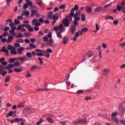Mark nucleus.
<instances>
[{"instance_id":"1","label":"nucleus","mask_w":125,"mask_h":125,"mask_svg":"<svg viewBox=\"0 0 125 125\" xmlns=\"http://www.w3.org/2000/svg\"><path fill=\"white\" fill-rule=\"evenodd\" d=\"M31 23L33 26H35L36 27H40V26H41L40 22H39V20L37 19H33Z\"/></svg>"},{"instance_id":"2","label":"nucleus","mask_w":125,"mask_h":125,"mask_svg":"<svg viewBox=\"0 0 125 125\" xmlns=\"http://www.w3.org/2000/svg\"><path fill=\"white\" fill-rule=\"evenodd\" d=\"M62 23L65 27H69L70 26V20L67 17L63 19Z\"/></svg>"},{"instance_id":"3","label":"nucleus","mask_w":125,"mask_h":125,"mask_svg":"<svg viewBox=\"0 0 125 125\" xmlns=\"http://www.w3.org/2000/svg\"><path fill=\"white\" fill-rule=\"evenodd\" d=\"M33 111L30 108H26L23 109V114H25V115H31Z\"/></svg>"},{"instance_id":"4","label":"nucleus","mask_w":125,"mask_h":125,"mask_svg":"<svg viewBox=\"0 0 125 125\" xmlns=\"http://www.w3.org/2000/svg\"><path fill=\"white\" fill-rule=\"evenodd\" d=\"M118 110L119 111V115L121 117H124L125 115V110L122 107H119L118 108Z\"/></svg>"},{"instance_id":"5","label":"nucleus","mask_w":125,"mask_h":125,"mask_svg":"<svg viewBox=\"0 0 125 125\" xmlns=\"http://www.w3.org/2000/svg\"><path fill=\"white\" fill-rule=\"evenodd\" d=\"M59 29V31L61 32V33H63V32H65V27H63V24L61 23L59 27H58Z\"/></svg>"},{"instance_id":"6","label":"nucleus","mask_w":125,"mask_h":125,"mask_svg":"<svg viewBox=\"0 0 125 125\" xmlns=\"http://www.w3.org/2000/svg\"><path fill=\"white\" fill-rule=\"evenodd\" d=\"M17 59L18 61L20 60V61H21V62H24V61H27V57L25 56L18 57L17 58Z\"/></svg>"},{"instance_id":"7","label":"nucleus","mask_w":125,"mask_h":125,"mask_svg":"<svg viewBox=\"0 0 125 125\" xmlns=\"http://www.w3.org/2000/svg\"><path fill=\"white\" fill-rule=\"evenodd\" d=\"M15 61H18L17 58H11L8 60V62L9 63H14Z\"/></svg>"},{"instance_id":"8","label":"nucleus","mask_w":125,"mask_h":125,"mask_svg":"<svg viewBox=\"0 0 125 125\" xmlns=\"http://www.w3.org/2000/svg\"><path fill=\"white\" fill-rule=\"evenodd\" d=\"M75 11H70V13L69 14V16H71V17H74V19H75L77 16V14H74Z\"/></svg>"},{"instance_id":"9","label":"nucleus","mask_w":125,"mask_h":125,"mask_svg":"<svg viewBox=\"0 0 125 125\" xmlns=\"http://www.w3.org/2000/svg\"><path fill=\"white\" fill-rule=\"evenodd\" d=\"M76 29H77V27H76V26L74 25L71 26L70 30H71L72 35H74L75 32L76 31Z\"/></svg>"},{"instance_id":"10","label":"nucleus","mask_w":125,"mask_h":125,"mask_svg":"<svg viewBox=\"0 0 125 125\" xmlns=\"http://www.w3.org/2000/svg\"><path fill=\"white\" fill-rule=\"evenodd\" d=\"M22 50H24V47H21L20 48H19L17 49V51H18V54H23V52L22 51Z\"/></svg>"},{"instance_id":"11","label":"nucleus","mask_w":125,"mask_h":125,"mask_svg":"<svg viewBox=\"0 0 125 125\" xmlns=\"http://www.w3.org/2000/svg\"><path fill=\"white\" fill-rule=\"evenodd\" d=\"M1 50L2 52H5V53H9V51L6 49V46H5L2 47Z\"/></svg>"},{"instance_id":"12","label":"nucleus","mask_w":125,"mask_h":125,"mask_svg":"<svg viewBox=\"0 0 125 125\" xmlns=\"http://www.w3.org/2000/svg\"><path fill=\"white\" fill-rule=\"evenodd\" d=\"M14 37L13 36H9L8 38V40L6 41L7 43H9L11 42L12 40H14Z\"/></svg>"},{"instance_id":"13","label":"nucleus","mask_w":125,"mask_h":125,"mask_svg":"<svg viewBox=\"0 0 125 125\" xmlns=\"http://www.w3.org/2000/svg\"><path fill=\"white\" fill-rule=\"evenodd\" d=\"M112 121H113V122L116 124V125H118V124L120 123V121L118 118H117V117H112Z\"/></svg>"},{"instance_id":"14","label":"nucleus","mask_w":125,"mask_h":125,"mask_svg":"<svg viewBox=\"0 0 125 125\" xmlns=\"http://www.w3.org/2000/svg\"><path fill=\"white\" fill-rule=\"evenodd\" d=\"M7 49H8V50H10V51H11V50H15V47H13L11 45L9 44L7 46Z\"/></svg>"},{"instance_id":"15","label":"nucleus","mask_w":125,"mask_h":125,"mask_svg":"<svg viewBox=\"0 0 125 125\" xmlns=\"http://www.w3.org/2000/svg\"><path fill=\"white\" fill-rule=\"evenodd\" d=\"M78 9H79V5L76 4L74 5V7L71 9L70 11H76V10H78Z\"/></svg>"},{"instance_id":"16","label":"nucleus","mask_w":125,"mask_h":125,"mask_svg":"<svg viewBox=\"0 0 125 125\" xmlns=\"http://www.w3.org/2000/svg\"><path fill=\"white\" fill-rule=\"evenodd\" d=\"M56 34L58 38H59V39H62V38H63L62 35L61 34H62V32H61V31H58L56 32Z\"/></svg>"},{"instance_id":"17","label":"nucleus","mask_w":125,"mask_h":125,"mask_svg":"<svg viewBox=\"0 0 125 125\" xmlns=\"http://www.w3.org/2000/svg\"><path fill=\"white\" fill-rule=\"evenodd\" d=\"M36 69H40V67H39V66L38 65H33V66L31 67V71H35V70H36Z\"/></svg>"},{"instance_id":"18","label":"nucleus","mask_w":125,"mask_h":125,"mask_svg":"<svg viewBox=\"0 0 125 125\" xmlns=\"http://www.w3.org/2000/svg\"><path fill=\"white\" fill-rule=\"evenodd\" d=\"M37 13H38V11L36 10H33L31 11V17H34V16H35V14L36 15Z\"/></svg>"},{"instance_id":"19","label":"nucleus","mask_w":125,"mask_h":125,"mask_svg":"<svg viewBox=\"0 0 125 125\" xmlns=\"http://www.w3.org/2000/svg\"><path fill=\"white\" fill-rule=\"evenodd\" d=\"M19 122H20V125H25V120L23 118L19 119Z\"/></svg>"},{"instance_id":"20","label":"nucleus","mask_w":125,"mask_h":125,"mask_svg":"<svg viewBox=\"0 0 125 125\" xmlns=\"http://www.w3.org/2000/svg\"><path fill=\"white\" fill-rule=\"evenodd\" d=\"M14 71L16 73H20L21 72H22V68L20 67L19 69L17 68H14Z\"/></svg>"},{"instance_id":"21","label":"nucleus","mask_w":125,"mask_h":125,"mask_svg":"<svg viewBox=\"0 0 125 125\" xmlns=\"http://www.w3.org/2000/svg\"><path fill=\"white\" fill-rule=\"evenodd\" d=\"M27 29H28V31H29V32H34V28L31 27L30 24H28Z\"/></svg>"},{"instance_id":"22","label":"nucleus","mask_w":125,"mask_h":125,"mask_svg":"<svg viewBox=\"0 0 125 125\" xmlns=\"http://www.w3.org/2000/svg\"><path fill=\"white\" fill-rule=\"evenodd\" d=\"M73 124L74 125H82V120H79L77 121H74Z\"/></svg>"},{"instance_id":"23","label":"nucleus","mask_w":125,"mask_h":125,"mask_svg":"<svg viewBox=\"0 0 125 125\" xmlns=\"http://www.w3.org/2000/svg\"><path fill=\"white\" fill-rule=\"evenodd\" d=\"M52 15H53V11L48 12V17L49 19H51L52 18Z\"/></svg>"},{"instance_id":"24","label":"nucleus","mask_w":125,"mask_h":125,"mask_svg":"<svg viewBox=\"0 0 125 125\" xmlns=\"http://www.w3.org/2000/svg\"><path fill=\"white\" fill-rule=\"evenodd\" d=\"M19 123V118H16L10 121L11 124H13L14 123Z\"/></svg>"},{"instance_id":"25","label":"nucleus","mask_w":125,"mask_h":125,"mask_svg":"<svg viewBox=\"0 0 125 125\" xmlns=\"http://www.w3.org/2000/svg\"><path fill=\"white\" fill-rule=\"evenodd\" d=\"M15 30H16V27H12L11 30H10V34H14L15 33Z\"/></svg>"},{"instance_id":"26","label":"nucleus","mask_w":125,"mask_h":125,"mask_svg":"<svg viewBox=\"0 0 125 125\" xmlns=\"http://www.w3.org/2000/svg\"><path fill=\"white\" fill-rule=\"evenodd\" d=\"M47 121L48 122V123H49V124H53V123H54V122L53 121V120H52V119H51V118L50 117H48L47 118Z\"/></svg>"},{"instance_id":"27","label":"nucleus","mask_w":125,"mask_h":125,"mask_svg":"<svg viewBox=\"0 0 125 125\" xmlns=\"http://www.w3.org/2000/svg\"><path fill=\"white\" fill-rule=\"evenodd\" d=\"M109 70L108 69H104V75L106 77L108 76V73H109Z\"/></svg>"},{"instance_id":"28","label":"nucleus","mask_w":125,"mask_h":125,"mask_svg":"<svg viewBox=\"0 0 125 125\" xmlns=\"http://www.w3.org/2000/svg\"><path fill=\"white\" fill-rule=\"evenodd\" d=\"M105 19L106 20H108V19H110V20H114V17H113V16L107 15L105 16Z\"/></svg>"},{"instance_id":"29","label":"nucleus","mask_w":125,"mask_h":125,"mask_svg":"<svg viewBox=\"0 0 125 125\" xmlns=\"http://www.w3.org/2000/svg\"><path fill=\"white\" fill-rule=\"evenodd\" d=\"M91 11H92V9H91V8L88 6V7H86V12H87L88 13H91Z\"/></svg>"},{"instance_id":"30","label":"nucleus","mask_w":125,"mask_h":125,"mask_svg":"<svg viewBox=\"0 0 125 125\" xmlns=\"http://www.w3.org/2000/svg\"><path fill=\"white\" fill-rule=\"evenodd\" d=\"M102 10V7H99L95 9V11L96 12H100Z\"/></svg>"},{"instance_id":"31","label":"nucleus","mask_w":125,"mask_h":125,"mask_svg":"<svg viewBox=\"0 0 125 125\" xmlns=\"http://www.w3.org/2000/svg\"><path fill=\"white\" fill-rule=\"evenodd\" d=\"M87 56L89 58L90 57H92L93 55V52H92V51H90L87 53Z\"/></svg>"},{"instance_id":"32","label":"nucleus","mask_w":125,"mask_h":125,"mask_svg":"<svg viewBox=\"0 0 125 125\" xmlns=\"http://www.w3.org/2000/svg\"><path fill=\"white\" fill-rule=\"evenodd\" d=\"M13 115V111H11L6 116V118H8L9 117H12Z\"/></svg>"},{"instance_id":"33","label":"nucleus","mask_w":125,"mask_h":125,"mask_svg":"<svg viewBox=\"0 0 125 125\" xmlns=\"http://www.w3.org/2000/svg\"><path fill=\"white\" fill-rule=\"evenodd\" d=\"M68 42V38L67 37H64L63 39V44H66Z\"/></svg>"},{"instance_id":"34","label":"nucleus","mask_w":125,"mask_h":125,"mask_svg":"<svg viewBox=\"0 0 125 125\" xmlns=\"http://www.w3.org/2000/svg\"><path fill=\"white\" fill-rule=\"evenodd\" d=\"M26 56L28 58H32V53H31V52H27L26 54Z\"/></svg>"},{"instance_id":"35","label":"nucleus","mask_w":125,"mask_h":125,"mask_svg":"<svg viewBox=\"0 0 125 125\" xmlns=\"http://www.w3.org/2000/svg\"><path fill=\"white\" fill-rule=\"evenodd\" d=\"M25 106V104H24L23 103H21V104H20L17 107L18 108H23V107H24Z\"/></svg>"},{"instance_id":"36","label":"nucleus","mask_w":125,"mask_h":125,"mask_svg":"<svg viewBox=\"0 0 125 125\" xmlns=\"http://www.w3.org/2000/svg\"><path fill=\"white\" fill-rule=\"evenodd\" d=\"M82 124H83V125H85L86 124H87V120H86V119H84L83 120H81V125Z\"/></svg>"},{"instance_id":"37","label":"nucleus","mask_w":125,"mask_h":125,"mask_svg":"<svg viewBox=\"0 0 125 125\" xmlns=\"http://www.w3.org/2000/svg\"><path fill=\"white\" fill-rule=\"evenodd\" d=\"M122 8L123 9H124L125 8L122 7V6H121V5H120L119 4L117 5V10H118V11H121L122 10Z\"/></svg>"},{"instance_id":"38","label":"nucleus","mask_w":125,"mask_h":125,"mask_svg":"<svg viewBox=\"0 0 125 125\" xmlns=\"http://www.w3.org/2000/svg\"><path fill=\"white\" fill-rule=\"evenodd\" d=\"M109 6H111V3L105 5L103 9L104 11H106V9H107V7H109Z\"/></svg>"},{"instance_id":"39","label":"nucleus","mask_w":125,"mask_h":125,"mask_svg":"<svg viewBox=\"0 0 125 125\" xmlns=\"http://www.w3.org/2000/svg\"><path fill=\"white\" fill-rule=\"evenodd\" d=\"M118 113L117 112H115L112 113V118H116L118 116Z\"/></svg>"},{"instance_id":"40","label":"nucleus","mask_w":125,"mask_h":125,"mask_svg":"<svg viewBox=\"0 0 125 125\" xmlns=\"http://www.w3.org/2000/svg\"><path fill=\"white\" fill-rule=\"evenodd\" d=\"M81 17L82 21H85V16L84 15V13L82 14Z\"/></svg>"},{"instance_id":"41","label":"nucleus","mask_w":125,"mask_h":125,"mask_svg":"<svg viewBox=\"0 0 125 125\" xmlns=\"http://www.w3.org/2000/svg\"><path fill=\"white\" fill-rule=\"evenodd\" d=\"M4 70H5V67L1 65L0 66V73H1L2 71H4Z\"/></svg>"},{"instance_id":"42","label":"nucleus","mask_w":125,"mask_h":125,"mask_svg":"<svg viewBox=\"0 0 125 125\" xmlns=\"http://www.w3.org/2000/svg\"><path fill=\"white\" fill-rule=\"evenodd\" d=\"M14 67H19L20 66V62H15L14 63Z\"/></svg>"},{"instance_id":"43","label":"nucleus","mask_w":125,"mask_h":125,"mask_svg":"<svg viewBox=\"0 0 125 125\" xmlns=\"http://www.w3.org/2000/svg\"><path fill=\"white\" fill-rule=\"evenodd\" d=\"M11 54H13L14 55H17V51L15 50H12L11 51Z\"/></svg>"},{"instance_id":"44","label":"nucleus","mask_w":125,"mask_h":125,"mask_svg":"<svg viewBox=\"0 0 125 125\" xmlns=\"http://www.w3.org/2000/svg\"><path fill=\"white\" fill-rule=\"evenodd\" d=\"M17 42H20V43H23L24 40L23 39H17L16 40Z\"/></svg>"},{"instance_id":"45","label":"nucleus","mask_w":125,"mask_h":125,"mask_svg":"<svg viewBox=\"0 0 125 125\" xmlns=\"http://www.w3.org/2000/svg\"><path fill=\"white\" fill-rule=\"evenodd\" d=\"M17 39H19V38H24V35L21 34L20 33L17 35Z\"/></svg>"},{"instance_id":"46","label":"nucleus","mask_w":125,"mask_h":125,"mask_svg":"<svg viewBox=\"0 0 125 125\" xmlns=\"http://www.w3.org/2000/svg\"><path fill=\"white\" fill-rule=\"evenodd\" d=\"M10 81V76H8L6 77L5 80V83H8Z\"/></svg>"},{"instance_id":"47","label":"nucleus","mask_w":125,"mask_h":125,"mask_svg":"<svg viewBox=\"0 0 125 125\" xmlns=\"http://www.w3.org/2000/svg\"><path fill=\"white\" fill-rule=\"evenodd\" d=\"M42 122H43V119H41L40 120H39L37 122L36 125H41V123H42Z\"/></svg>"},{"instance_id":"48","label":"nucleus","mask_w":125,"mask_h":125,"mask_svg":"<svg viewBox=\"0 0 125 125\" xmlns=\"http://www.w3.org/2000/svg\"><path fill=\"white\" fill-rule=\"evenodd\" d=\"M26 78H31V77H32V75L31 74V73H30V72L29 71H27V74L26 75Z\"/></svg>"},{"instance_id":"49","label":"nucleus","mask_w":125,"mask_h":125,"mask_svg":"<svg viewBox=\"0 0 125 125\" xmlns=\"http://www.w3.org/2000/svg\"><path fill=\"white\" fill-rule=\"evenodd\" d=\"M14 23L16 25H19V24H20V21H19V20H18L17 19H15L14 21Z\"/></svg>"},{"instance_id":"50","label":"nucleus","mask_w":125,"mask_h":125,"mask_svg":"<svg viewBox=\"0 0 125 125\" xmlns=\"http://www.w3.org/2000/svg\"><path fill=\"white\" fill-rule=\"evenodd\" d=\"M38 60L40 62L41 65H43V62H42V58H38Z\"/></svg>"},{"instance_id":"51","label":"nucleus","mask_w":125,"mask_h":125,"mask_svg":"<svg viewBox=\"0 0 125 125\" xmlns=\"http://www.w3.org/2000/svg\"><path fill=\"white\" fill-rule=\"evenodd\" d=\"M46 117H51V118H54V115L51 114L50 113H48V114H46Z\"/></svg>"},{"instance_id":"52","label":"nucleus","mask_w":125,"mask_h":125,"mask_svg":"<svg viewBox=\"0 0 125 125\" xmlns=\"http://www.w3.org/2000/svg\"><path fill=\"white\" fill-rule=\"evenodd\" d=\"M77 94H81V93L83 94V90H79L77 91Z\"/></svg>"},{"instance_id":"53","label":"nucleus","mask_w":125,"mask_h":125,"mask_svg":"<svg viewBox=\"0 0 125 125\" xmlns=\"http://www.w3.org/2000/svg\"><path fill=\"white\" fill-rule=\"evenodd\" d=\"M1 65H3V66H6V65H7L8 63L6 61H4V62H1Z\"/></svg>"},{"instance_id":"54","label":"nucleus","mask_w":125,"mask_h":125,"mask_svg":"<svg viewBox=\"0 0 125 125\" xmlns=\"http://www.w3.org/2000/svg\"><path fill=\"white\" fill-rule=\"evenodd\" d=\"M21 25L22 28H24V27H25L27 29L28 27V26H29V24H21Z\"/></svg>"},{"instance_id":"55","label":"nucleus","mask_w":125,"mask_h":125,"mask_svg":"<svg viewBox=\"0 0 125 125\" xmlns=\"http://www.w3.org/2000/svg\"><path fill=\"white\" fill-rule=\"evenodd\" d=\"M29 46L31 48H36V45L33 43H30Z\"/></svg>"},{"instance_id":"56","label":"nucleus","mask_w":125,"mask_h":125,"mask_svg":"<svg viewBox=\"0 0 125 125\" xmlns=\"http://www.w3.org/2000/svg\"><path fill=\"white\" fill-rule=\"evenodd\" d=\"M24 15L26 16H29L30 15V12L28 11H24Z\"/></svg>"},{"instance_id":"57","label":"nucleus","mask_w":125,"mask_h":125,"mask_svg":"<svg viewBox=\"0 0 125 125\" xmlns=\"http://www.w3.org/2000/svg\"><path fill=\"white\" fill-rule=\"evenodd\" d=\"M43 42H47L48 41V38L47 36L44 37L43 38Z\"/></svg>"},{"instance_id":"58","label":"nucleus","mask_w":125,"mask_h":125,"mask_svg":"<svg viewBox=\"0 0 125 125\" xmlns=\"http://www.w3.org/2000/svg\"><path fill=\"white\" fill-rule=\"evenodd\" d=\"M27 4L29 6H32V5H33V2H32V1H27Z\"/></svg>"},{"instance_id":"59","label":"nucleus","mask_w":125,"mask_h":125,"mask_svg":"<svg viewBox=\"0 0 125 125\" xmlns=\"http://www.w3.org/2000/svg\"><path fill=\"white\" fill-rule=\"evenodd\" d=\"M39 22L41 23L42 24V23H43V22H44V21L43 20V19H42V18H40L39 19Z\"/></svg>"},{"instance_id":"60","label":"nucleus","mask_w":125,"mask_h":125,"mask_svg":"<svg viewBox=\"0 0 125 125\" xmlns=\"http://www.w3.org/2000/svg\"><path fill=\"white\" fill-rule=\"evenodd\" d=\"M53 20H58V17L56 15H54L52 17Z\"/></svg>"},{"instance_id":"61","label":"nucleus","mask_w":125,"mask_h":125,"mask_svg":"<svg viewBox=\"0 0 125 125\" xmlns=\"http://www.w3.org/2000/svg\"><path fill=\"white\" fill-rule=\"evenodd\" d=\"M28 7H29V5H28V4H24L23 5V8L24 9H27V8H28Z\"/></svg>"},{"instance_id":"62","label":"nucleus","mask_w":125,"mask_h":125,"mask_svg":"<svg viewBox=\"0 0 125 125\" xmlns=\"http://www.w3.org/2000/svg\"><path fill=\"white\" fill-rule=\"evenodd\" d=\"M20 43H15L14 44V46H15L16 47H20Z\"/></svg>"},{"instance_id":"63","label":"nucleus","mask_w":125,"mask_h":125,"mask_svg":"<svg viewBox=\"0 0 125 125\" xmlns=\"http://www.w3.org/2000/svg\"><path fill=\"white\" fill-rule=\"evenodd\" d=\"M12 20L11 19H8L6 21L7 24H9V23H12Z\"/></svg>"},{"instance_id":"64","label":"nucleus","mask_w":125,"mask_h":125,"mask_svg":"<svg viewBox=\"0 0 125 125\" xmlns=\"http://www.w3.org/2000/svg\"><path fill=\"white\" fill-rule=\"evenodd\" d=\"M119 46H121V47L122 48L124 47V46H125V42L119 44Z\"/></svg>"}]
</instances>
